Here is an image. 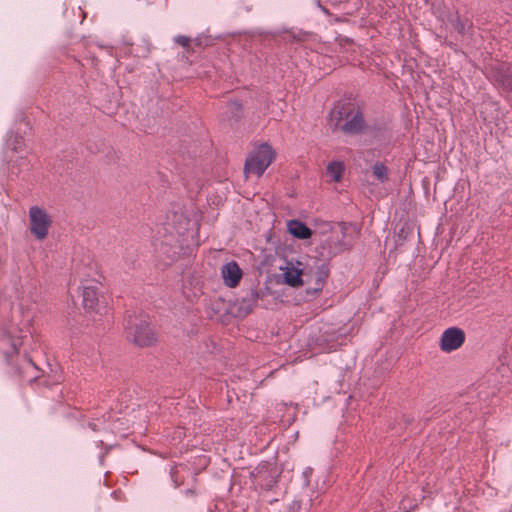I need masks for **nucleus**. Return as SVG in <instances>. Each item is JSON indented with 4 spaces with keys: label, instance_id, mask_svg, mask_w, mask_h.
Returning <instances> with one entry per match:
<instances>
[{
    "label": "nucleus",
    "instance_id": "1",
    "mask_svg": "<svg viewBox=\"0 0 512 512\" xmlns=\"http://www.w3.org/2000/svg\"><path fill=\"white\" fill-rule=\"evenodd\" d=\"M329 125L333 130H340L345 134L354 135L364 128L361 111L352 104H337L329 114Z\"/></svg>",
    "mask_w": 512,
    "mask_h": 512
},
{
    "label": "nucleus",
    "instance_id": "2",
    "mask_svg": "<svg viewBox=\"0 0 512 512\" xmlns=\"http://www.w3.org/2000/svg\"><path fill=\"white\" fill-rule=\"evenodd\" d=\"M81 291L82 306L86 313L93 316L105 311L106 305L102 293V284L99 281L83 280Z\"/></svg>",
    "mask_w": 512,
    "mask_h": 512
},
{
    "label": "nucleus",
    "instance_id": "3",
    "mask_svg": "<svg viewBox=\"0 0 512 512\" xmlns=\"http://www.w3.org/2000/svg\"><path fill=\"white\" fill-rule=\"evenodd\" d=\"M275 159V151L267 143L257 146L247 157L244 167L246 175L253 174L257 177L263 175L265 170Z\"/></svg>",
    "mask_w": 512,
    "mask_h": 512
},
{
    "label": "nucleus",
    "instance_id": "4",
    "mask_svg": "<svg viewBox=\"0 0 512 512\" xmlns=\"http://www.w3.org/2000/svg\"><path fill=\"white\" fill-rule=\"evenodd\" d=\"M127 337L140 347H146L157 341V333L148 322L132 317L126 327Z\"/></svg>",
    "mask_w": 512,
    "mask_h": 512
},
{
    "label": "nucleus",
    "instance_id": "5",
    "mask_svg": "<svg viewBox=\"0 0 512 512\" xmlns=\"http://www.w3.org/2000/svg\"><path fill=\"white\" fill-rule=\"evenodd\" d=\"M30 231L38 240L47 238L52 219L46 210L38 206L29 209Z\"/></svg>",
    "mask_w": 512,
    "mask_h": 512
},
{
    "label": "nucleus",
    "instance_id": "6",
    "mask_svg": "<svg viewBox=\"0 0 512 512\" xmlns=\"http://www.w3.org/2000/svg\"><path fill=\"white\" fill-rule=\"evenodd\" d=\"M304 266L298 260H284L279 267L282 282L291 287H300L303 285L302 275Z\"/></svg>",
    "mask_w": 512,
    "mask_h": 512
},
{
    "label": "nucleus",
    "instance_id": "7",
    "mask_svg": "<svg viewBox=\"0 0 512 512\" xmlns=\"http://www.w3.org/2000/svg\"><path fill=\"white\" fill-rule=\"evenodd\" d=\"M465 333L463 330L457 327H451L446 329L440 338V349L444 352H452L464 343Z\"/></svg>",
    "mask_w": 512,
    "mask_h": 512
},
{
    "label": "nucleus",
    "instance_id": "8",
    "mask_svg": "<svg viewBox=\"0 0 512 512\" xmlns=\"http://www.w3.org/2000/svg\"><path fill=\"white\" fill-rule=\"evenodd\" d=\"M223 281L228 287H235L242 278V271L235 261L223 265L221 269Z\"/></svg>",
    "mask_w": 512,
    "mask_h": 512
},
{
    "label": "nucleus",
    "instance_id": "9",
    "mask_svg": "<svg viewBox=\"0 0 512 512\" xmlns=\"http://www.w3.org/2000/svg\"><path fill=\"white\" fill-rule=\"evenodd\" d=\"M287 230L293 237L301 240L308 239L312 235L311 229L299 220L288 221Z\"/></svg>",
    "mask_w": 512,
    "mask_h": 512
},
{
    "label": "nucleus",
    "instance_id": "10",
    "mask_svg": "<svg viewBox=\"0 0 512 512\" xmlns=\"http://www.w3.org/2000/svg\"><path fill=\"white\" fill-rule=\"evenodd\" d=\"M344 171V166L341 162H332L327 166V175L335 182L340 181Z\"/></svg>",
    "mask_w": 512,
    "mask_h": 512
},
{
    "label": "nucleus",
    "instance_id": "11",
    "mask_svg": "<svg viewBox=\"0 0 512 512\" xmlns=\"http://www.w3.org/2000/svg\"><path fill=\"white\" fill-rule=\"evenodd\" d=\"M374 176L381 182H384L388 179L387 168L382 164H375L373 167Z\"/></svg>",
    "mask_w": 512,
    "mask_h": 512
},
{
    "label": "nucleus",
    "instance_id": "12",
    "mask_svg": "<svg viewBox=\"0 0 512 512\" xmlns=\"http://www.w3.org/2000/svg\"><path fill=\"white\" fill-rule=\"evenodd\" d=\"M328 245L330 253L333 255L339 254L347 249V246L342 242H338L336 244L329 243Z\"/></svg>",
    "mask_w": 512,
    "mask_h": 512
},
{
    "label": "nucleus",
    "instance_id": "13",
    "mask_svg": "<svg viewBox=\"0 0 512 512\" xmlns=\"http://www.w3.org/2000/svg\"><path fill=\"white\" fill-rule=\"evenodd\" d=\"M175 41H176V43H178L179 45H181L183 47H187L190 43V39L188 37L182 36V35L177 36L175 38Z\"/></svg>",
    "mask_w": 512,
    "mask_h": 512
},
{
    "label": "nucleus",
    "instance_id": "14",
    "mask_svg": "<svg viewBox=\"0 0 512 512\" xmlns=\"http://www.w3.org/2000/svg\"><path fill=\"white\" fill-rule=\"evenodd\" d=\"M506 88L512 89V82L510 81L509 77L507 76H500L498 79Z\"/></svg>",
    "mask_w": 512,
    "mask_h": 512
}]
</instances>
